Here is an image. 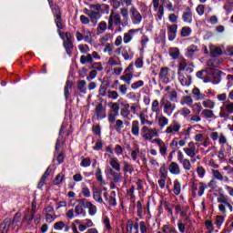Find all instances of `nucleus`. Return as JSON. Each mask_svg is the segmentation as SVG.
Returning a JSON list of instances; mask_svg holds the SVG:
<instances>
[{
    "label": "nucleus",
    "instance_id": "1",
    "mask_svg": "<svg viewBox=\"0 0 233 233\" xmlns=\"http://www.w3.org/2000/svg\"><path fill=\"white\" fill-rule=\"evenodd\" d=\"M85 14L88 15L94 26H96L97 21L101 18V5H90L89 9H85Z\"/></svg>",
    "mask_w": 233,
    "mask_h": 233
},
{
    "label": "nucleus",
    "instance_id": "2",
    "mask_svg": "<svg viewBox=\"0 0 233 233\" xmlns=\"http://www.w3.org/2000/svg\"><path fill=\"white\" fill-rule=\"evenodd\" d=\"M140 136L143 141H149L150 143L154 142V137H157L159 133L156 127L150 128L147 126H143L140 130Z\"/></svg>",
    "mask_w": 233,
    "mask_h": 233
},
{
    "label": "nucleus",
    "instance_id": "3",
    "mask_svg": "<svg viewBox=\"0 0 233 233\" xmlns=\"http://www.w3.org/2000/svg\"><path fill=\"white\" fill-rule=\"evenodd\" d=\"M50 7L52 8V12L55 15V23L59 30L63 28V19L61 18V9L57 5H54V1L47 0Z\"/></svg>",
    "mask_w": 233,
    "mask_h": 233
},
{
    "label": "nucleus",
    "instance_id": "4",
    "mask_svg": "<svg viewBox=\"0 0 233 233\" xmlns=\"http://www.w3.org/2000/svg\"><path fill=\"white\" fill-rule=\"evenodd\" d=\"M114 25H116V26H119L122 25L121 15L114 10H111L108 18V30H114Z\"/></svg>",
    "mask_w": 233,
    "mask_h": 233
},
{
    "label": "nucleus",
    "instance_id": "5",
    "mask_svg": "<svg viewBox=\"0 0 233 233\" xmlns=\"http://www.w3.org/2000/svg\"><path fill=\"white\" fill-rule=\"evenodd\" d=\"M160 105L163 107L164 114L170 117L172 114H174V110H176V104H172L168 99L163 97L160 100Z\"/></svg>",
    "mask_w": 233,
    "mask_h": 233
},
{
    "label": "nucleus",
    "instance_id": "6",
    "mask_svg": "<svg viewBox=\"0 0 233 233\" xmlns=\"http://www.w3.org/2000/svg\"><path fill=\"white\" fill-rule=\"evenodd\" d=\"M129 14L131 23L133 25H141V22L143 21V15H141L137 7H136L135 5L131 6L129 9Z\"/></svg>",
    "mask_w": 233,
    "mask_h": 233
},
{
    "label": "nucleus",
    "instance_id": "7",
    "mask_svg": "<svg viewBox=\"0 0 233 233\" xmlns=\"http://www.w3.org/2000/svg\"><path fill=\"white\" fill-rule=\"evenodd\" d=\"M160 81L162 83H170L172 79H174V74H172V71L168 67H161L159 76H158Z\"/></svg>",
    "mask_w": 233,
    "mask_h": 233
},
{
    "label": "nucleus",
    "instance_id": "8",
    "mask_svg": "<svg viewBox=\"0 0 233 233\" xmlns=\"http://www.w3.org/2000/svg\"><path fill=\"white\" fill-rule=\"evenodd\" d=\"M178 81L182 86H190L192 85V76L185 71H178Z\"/></svg>",
    "mask_w": 233,
    "mask_h": 233
},
{
    "label": "nucleus",
    "instance_id": "9",
    "mask_svg": "<svg viewBox=\"0 0 233 233\" xmlns=\"http://www.w3.org/2000/svg\"><path fill=\"white\" fill-rule=\"evenodd\" d=\"M230 114H233V103L230 101H226L220 107L219 116L228 117Z\"/></svg>",
    "mask_w": 233,
    "mask_h": 233
},
{
    "label": "nucleus",
    "instance_id": "10",
    "mask_svg": "<svg viewBox=\"0 0 233 233\" xmlns=\"http://www.w3.org/2000/svg\"><path fill=\"white\" fill-rule=\"evenodd\" d=\"M177 157V161L180 163V165H182V168H184L187 171L192 168V163L190 162L189 159L185 157V155L183 154V152L178 151Z\"/></svg>",
    "mask_w": 233,
    "mask_h": 233
},
{
    "label": "nucleus",
    "instance_id": "11",
    "mask_svg": "<svg viewBox=\"0 0 233 233\" xmlns=\"http://www.w3.org/2000/svg\"><path fill=\"white\" fill-rule=\"evenodd\" d=\"M181 130V124L177 120H173L172 123L166 128V134H171L174 136Z\"/></svg>",
    "mask_w": 233,
    "mask_h": 233
},
{
    "label": "nucleus",
    "instance_id": "12",
    "mask_svg": "<svg viewBox=\"0 0 233 233\" xmlns=\"http://www.w3.org/2000/svg\"><path fill=\"white\" fill-rule=\"evenodd\" d=\"M34 213L28 214L26 212L24 213V217L22 218V227L24 225L25 228H30V227H34V225H32V222L34 221Z\"/></svg>",
    "mask_w": 233,
    "mask_h": 233
},
{
    "label": "nucleus",
    "instance_id": "13",
    "mask_svg": "<svg viewBox=\"0 0 233 233\" xmlns=\"http://www.w3.org/2000/svg\"><path fill=\"white\" fill-rule=\"evenodd\" d=\"M212 141H218L220 145H227V137L223 133H218L216 131L210 133Z\"/></svg>",
    "mask_w": 233,
    "mask_h": 233
},
{
    "label": "nucleus",
    "instance_id": "14",
    "mask_svg": "<svg viewBox=\"0 0 233 233\" xmlns=\"http://www.w3.org/2000/svg\"><path fill=\"white\" fill-rule=\"evenodd\" d=\"M186 156L190 157L191 159L196 157V144L194 142H189L187 147L183 148Z\"/></svg>",
    "mask_w": 233,
    "mask_h": 233
},
{
    "label": "nucleus",
    "instance_id": "15",
    "mask_svg": "<svg viewBox=\"0 0 233 233\" xmlns=\"http://www.w3.org/2000/svg\"><path fill=\"white\" fill-rule=\"evenodd\" d=\"M137 32H141V28L137 29H130L127 33L124 34L123 42L125 45H128L132 39H134V35L137 34Z\"/></svg>",
    "mask_w": 233,
    "mask_h": 233
},
{
    "label": "nucleus",
    "instance_id": "16",
    "mask_svg": "<svg viewBox=\"0 0 233 233\" xmlns=\"http://www.w3.org/2000/svg\"><path fill=\"white\" fill-rule=\"evenodd\" d=\"M130 112V104H124L120 110V116L123 117V119L130 121V119H132Z\"/></svg>",
    "mask_w": 233,
    "mask_h": 233
},
{
    "label": "nucleus",
    "instance_id": "17",
    "mask_svg": "<svg viewBox=\"0 0 233 233\" xmlns=\"http://www.w3.org/2000/svg\"><path fill=\"white\" fill-rule=\"evenodd\" d=\"M54 229L61 231L63 230L64 232H69L70 230V225L68 222H64V221H58L54 224Z\"/></svg>",
    "mask_w": 233,
    "mask_h": 233
},
{
    "label": "nucleus",
    "instance_id": "18",
    "mask_svg": "<svg viewBox=\"0 0 233 233\" xmlns=\"http://www.w3.org/2000/svg\"><path fill=\"white\" fill-rule=\"evenodd\" d=\"M95 114L98 119H105L106 117V109L103 107V104H98L95 108Z\"/></svg>",
    "mask_w": 233,
    "mask_h": 233
},
{
    "label": "nucleus",
    "instance_id": "19",
    "mask_svg": "<svg viewBox=\"0 0 233 233\" xmlns=\"http://www.w3.org/2000/svg\"><path fill=\"white\" fill-rule=\"evenodd\" d=\"M86 203V199H80L77 203V205L75 207V214L76 216H81V214H83V216H85L86 213L85 211V204Z\"/></svg>",
    "mask_w": 233,
    "mask_h": 233
},
{
    "label": "nucleus",
    "instance_id": "20",
    "mask_svg": "<svg viewBox=\"0 0 233 233\" xmlns=\"http://www.w3.org/2000/svg\"><path fill=\"white\" fill-rule=\"evenodd\" d=\"M153 143H157V147H159V152L161 156H167V150L168 147H167V144L161 138H155L153 140Z\"/></svg>",
    "mask_w": 233,
    "mask_h": 233
},
{
    "label": "nucleus",
    "instance_id": "21",
    "mask_svg": "<svg viewBox=\"0 0 233 233\" xmlns=\"http://www.w3.org/2000/svg\"><path fill=\"white\" fill-rule=\"evenodd\" d=\"M127 232L139 233V224L137 222L134 223L132 220H127Z\"/></svg>",
    "mask_w": 233,
    "mask_h": 233
},
{
    "label": "nucleus",
    "instance_id": "22",
    "mask_svg": "<svg viewBox=\"0 0 233 233\" xmlns=\"http://www.w3.org/2000/svg\"><path fill=\"white\" fill-rule=\"evenodd\" d=\"M177 35V25H172L167 27V37L169 41H174Z\"/></svg>",
    "mask_w": 233,
    "mask_h": 233
},
{
    "label": "nucleus",
    "instance_id": "23",
    "mask_svg": "<svg viewBox=\"0 0 233 233\" xmlns=\"http://www.w3.org/2000/svg\"><path fill=\"white\" fill-rule=\"evenodd\" d=\"M168 170L170 174H173L174 176H179V174H181V167L177 162H171L168 166Z\"/></svg>",
    "mask_w": 233,
    "mask_h": 233
},
{
    "label": "nucleus",
    "instance_id": "24",
    "mask_svg": "<svg viewBox=\"0 0 233 233\" xmlns=\"http://www.w3.org/2000/svg\"><path fill=\"white\" fill-rule=\"evenodd\" d=\"M84 205L85 208H88L89 216H96V214H97V207H96V205H94L92 202L86 200Z\"/></svg>",
    "mask_w": 233,
    "mask_h": 233
},
{
    "label": "nucleus",
    "instance_id": "25",
    "mask_svg": "<svg viewBox=\"0 0 233 233\" xmlns=\"http://www.w3.org/2000/svg\"><path fill=\"white\" fill-rule=\"evenodd\" d=\"M109 165L113 170H116V172H121V164H119V159H117V157H111L109 159Z\"/></svg>",
    "mask_w": 233,
    "mask_h": 233
},
{
    "label": "nucleus",
    "instance_id": "26",
    "mask_svg": "<svg viewBox=\"0 0 233 233\" xmlns=\"http://www.w3.org/2000/svg\"><path fill=\"white\" fill-rule=\"evenodd\" d=\"M191 94L195 97V101H202L206 97L205 94L201 93V90L198 87L193 88Z\"/></svg>",
    "mask_w": 233,
    "mask_h": 233
},
{
    "label": "nucleus",
    "instance_id": "27",
    "mask_svg": "<svg viewBox=\"0 0 233 233\" xmlns=\"http://www.w3.org/2000/svg\"><path fill=\"white\" fill-rule=\"evenodd\" d=\"M157 120L159 128H165V127H167L169 123L168 118L163 115H160L158 116H157Z\"/></svg>",
    "mask_w": 233,
    "mask_h": 233
},
{
    "label": "nucleus",
    "instance_id": "28",
    "mask_svg": "<svg viewBox=\"0 0 233 233\" xmlns=\"http://www.w3.org/2000/svg\"><path fill=\"white\" fill-rule=\"evenodd\" d=\"M131 134L135 136V137H139V121L134 120L131 123Z\"/></svg>",
    "mask_w": 233,
    "mask_h": 233
},
{
    "label": "nucleus",
    "instance_id": "29",
    "mask_svg": "<svg viewBox=\"0 0 233 233\" xmlns=\"http://www.w3.org/2000/svg\"><path fill=\"white\" fill-rule=\"evenodd\" d=\"M81 65H93L94 60L92 59V55L86 54L80 56Z\"/></svg>",
    "mask_w": 233,
    "mask_h": 233
},
{
    "label": "nucleus",
    "instance_id": "30",
    "mask_svg": "<svg viewBox=\"0 0 233 233\" xmlns=\"http://www.w3.org/2000/svg\"><path fill=\"white\" fill-rule=\"evenodd\" d=\"M122 56L124 57L125 61H130V59L134 57V50H132L130 47L124 49Z\"/></svg>",
    "mask_w": 233,
    "mask_h": 233
},
{
    "label": "nucleus",
    "instance_id": "31",
    "mask_svg": "<svg viewBox=\"0 0 233 233\" xmlns=\"http://www.w3.org/2000/svg\"><path fill=\"white\" fill-rule=\"evenodd\" d=\"M151 112L156 114L157 116H159V113L161 112V109L159 108V100L155 99L151 103Z\"/></svg>",
    "mask_w": 233,
    "mask_h": 233
},
{
    "label": "nucleus",
    "instance_id": "32",
    "mask_svg": "<svg viewBox=\"0 0 233 233\" xmlns=\"http://www.w3.org/2000/svg\"><path fill=\"white\" fill-rule=\"evenodd\" d=\"M106 28H108V24H106V22L105 21L100 22L96 27L97 35H99L100 34H105Z\"/></svg>",
    "mask_w": 233,
    "mask_h": 233
},
{
    "label": "nucleus",
    "instance_id": "33",
    "mask_svg": "<svg viewBox=\"0 0 233 233\" xmlns=\"http://www.w3.org/2000/svg\"><path fill=\"white\" fill-rule=\"evenodd\" d=\"M8 230H10V219L6 218L0 225V233H8Z\"/></svg>",
    "mask_w": 233,
    "mask_h": 233
},
{
    "label": "nucleus",
    "instance_id": "34",
    "mask_svg": "<svg viewBox=\"0 0 233 233\" xmlns=\"http://www.w3.org/2000/svg\"><path fill=\"white\" fill-rule=\"evenodd\" d=\"M66 52L68 56H72V50H74L73 41H64L63 43Z\"/></svg>",
    "mask_w": 233,
    "mask_h": 233
},
{
    "label": "nucleus",
    "instance_id": "35",
    "mask_svg": "<svg viewBox=\"0 0 233 233\" xmlns=\"http://www.w3.org/2000/svg\"><path fill=\"white\" fill-rule=\"evenodd\" d=\"M109 66H121V59L118 56H113L108 59Z\"/></svg>",
    "mask_w": 233,
    "mask_h": 233
},
{
    "label": "nucleus",
    "instance_id": "36",
    "mask_svg": "<svg viewBox=\"0 0 233 233\" xmlns=\"http://www.w3.org/2000/svg\"><path fill=\"white\" fill-rule=\"evenodd\" d=\"M134 77V74L132 73H125L120 76L121 81H124L127 85H130L132 83V78Z\"/></svg>",
    "mask_w": 233,
    "mask_h": 233
},
{
    "label": "nucleus",
    "instance_id": "37",
    "mask_svg": "<svg viewBox=\"0 0 233 233\" xmlns=\"http://www.w3.org/2000/svg\"><path fill=\"white\" fill-rule=\"evenodd\" d=\"M181 105H187V106H192L194 104V99L190 96H185L181 98Z\"/></svg>",
    "mask_w": 233,
    "mask_h": 233
},
{
    "label": "nucleus",
    "instance_id": "38",
    "mask_svg": "<svg viewBox=\"0 0 233 233\" xmlns=\"http://www.w3.org/2000/svg\"><path fill=\"white\" fill-rule=\"evenodd\" d=\"M204 108L212 110L216 106V102L211 99H206L202 102Z\"/></svg>",
    "mask_w": 233,
    "mask_h": 233
},
{
    "label": "nucleus",
    "instance_id": "39",
    "mask_svg": "<svg viewBox=\"0 0 233 233\" xmlns=\"http://www.w3.org/2000/svg\"><path fill=\"white\" fill-rule=\"evenodd\" d=\"M202 116L206 119H214V117H216V115H214V111H212L211 109H203Z\"/></svg>",
    "mask_w": 233,
    "mask_h": 233
},
{
    "label": "nucleus",
    "instance_id": "40",
    "mask_svg": "<svg viewBox=\"0 0 233 233\" xmlns=\"http://www.w3.org/2000/svg\"><path fill=\"white\" fill-rule=\"evenodd\" d=\"M212 83L213 85H219V83H221V75L219 74V71L212 73Z\"/></svg>",
    "mask_w": 233,
    "mask_h": 233
},
{
    "label": "nucleus",
    "instance_id": "41",
    "mask_svg": "<svg viewBox=\"0 0 233 233\" xmlns=\"http://www.w3.org/2000/svg\"><path fill=\"white\" fill-rule=\"evenodd\" d=\"M210 54L213 57H218V56H222L223 51L219 47L211 46L210 47Z\"/></svg>",
    "mask_w": 233,
    "mask_h": 233
},
{
    "label": "nucleus",
    "instance_id": "42",
    "mask_svg": "<svg viewBox=\"0 0 233 233\" xmlns=\"http://www.w3.org/2000/svg\"><path fill=\"white\" fill-rule=\"evenodd\" d=\"M86 81L85 80H79L77 82V89L79 90V92H81V94H86Z\"/></svg>",
    "mask_w": 233,
    "mask_h": 233
},
{
    "label": "nucleus",
    "instance_id": "43",
    "mask_svg": "<svg viewBox=\"0 0 233 233\" xmlns=\"http://www.w3.org/2000/svg\"><path fill=\"white\" fill-rule=\"evenodd\" d=\"M173 187V193L175 196H179L181 194V183H179V180H175Z\"/></svg>",
    "mask_w": 233,
    "mask_h": 233
},
{
    "label": "nucleus",
    "instance_id": "44",
    "mask_svg": "<svg viewBox=\"0 0 233 233\" xmlns=\"http://www.w3.org/2000/svg\"><path fill=\"white\" fill-rule=\"evenodd\" d=\"M168 52H169V56L172 57V59H177V57H179V48L170 47Z\"/></svg>",
    "mask_w": 233,
    "mask_h": 233
},
{
    "label": "nucleus",
    "instance_id": "45",
    "mask_svg": "<svg viewBox=\"0 0 233 233\" xmlns=\"http://www.w3.org/2000/svg\"><path fill=\"white\" fill-rule=\"evenodd\" d=\"M83 37L86 43H92V33L88 29H83Z\"/></svg>",
    "mask_w": 233,
    "mask_h": 233
},
{
    "label": "nucleus",
    "instance_id": "46",
    "mask_svg": "<svg viewBox=\"0 0 233 233\" xmlns=\"http://www.w3.org/2000/svg\"><path fill=\"white\" fill-rule=\"evenodd\" d=\"M198 50H199L198 48V46H196V45L189 46L187 47V57H192L194 56V54H196V52H198Z\"/></svg>",
    "mask_w": 233,
    "mask_h": 233
},
{
    "label": "nucleus",
    "instance_id": "47",
    "mask_svg": "<svg viewBox=\"0 0 233 233\" xmlns=\"http://www.w3.org/2000/svg\"><path fill=\"white\" fill-rule=\"evenodd\" d=\"M139 119H140L141 125H143V126H145V125H149V126L154 125L153 121H150V120L147 119V116H145V113H143V112L140 113Z\"/></svg>",
    "mask_w": 233,
    "mask_h": 233
},
{
    "label": "nucleus",
    "instance_id": "48",
    "mask_svg": "<svg viewBox=\"0 0 233 233\" xmlns=\"http://www.w3.org/2000/svg\"><path fill=\"white\" fill-rule=\"evenodd\" d=\"M192 34V28L188 26H184L181 29L180 35L181 37H188Z\"/></svg>",
    "mask_w": 233,
    "mask_h": 233
},
{
    "label": "nucleus",
    "instance_id": "49",
    "mask_svg": "<svg viewBox=\"0 0 233 233\" xmlns=\"http://www.w3.org/2000/svg\"><path fill=\"white\" fill-rule=\"evenodd\" d=\"M70 88H72V82H70V80H67L64 87V94L66 99H68V96H70Z\"/></svg>",
    "mask_w": 233,
    "mask_h": 233
},
{
    "label": "nucleus",
    "instance_id": "50",
    "mask_svg": "<svg viewBox=\"0 0 233 233\" xmlns=\"http://www.w3.org/2000/svg\"><path fill=\"white\" fill-rule=\"evenodd\" d=\"M93 198L95 199V201H96V203H100L101 205L105 203V201H103V198L101 197V192L97 190L93 192Z\"/></svg>",
    "mask_w": 233,
    "mask_h": 233
},
{
    "label": "nucleus",
    "instance_id": "51",
    "mask_svg": "<svg viewBox=\"0 0 233 233\" xmlns=\"http://www.w3.org/2000/svg\"><path fill=\"white\" fill-rule=\"evenodd\" d=\"M107 201L111 207L117 206V200H116V191H111V196L109 197Z\"/></svg>",
    "mask_w": 233,
    "mask_h": 233
},
{
    "label": "nucleus",
    "instance_id": "52",
    "mask_svg": "<svg viewBox=\"0 0 233 233\" xmlns=\"http://www.w3.org/2000/svg\"><path fill=\"white\" fill-rule=\"evenodd\" d=\"M182 19L185 23H192V12H184L182 15Z\"/></svg>",
    "mask_w": 233,
    "mask_h": 233
},
{
    "label": "nucleus",
    "instance_id": "53",
    "mask_svg": "<svg viewBox=\"0 0 233 233\" xmlns=\"http://www.w3.org/2000/svg\"><path fill=\"white\" fill-rule=\"evenodd\" d=\"M206 76H207V69L198 71V72L197 73V77H198L199 79H203L204 83H208V82H210V79L205 78Z\"/></svg>",
    "mask_w": 233,
    "mask_h": 233
},
{
    "label": "nucleus",
    "instance_id": "54",
    "mask_svg": "<svg viewBox=\"0 0 233 233\" xmlns=\"http://www.w3.org/2000/svg\"><path fill=\"white\" fill-rule=\"evenodd\" d=\"M141 106H139V104H129V110L130 112H132V114H137V112H139Z\"/></svg>",
    "mask_w": 233,
    "mask_h": 233
},
{
    "label": "nucleus",
    "instance_id": "55",
    "mask_svg": "<svg viewBox=\"0 0 233 233\" xmlns=\"http://www.w3.org/2000/svg\"><path fill=\"white\" fill-rule=\"evenodd\" d=\"M112 179L114 181V183H119V181H121L122 179V176L121 173H119V171H115L112 175Z\"/></svg>",
    "mask_w": 233,
    "mask_h": 233
},
{
    "label": "nucleus",
    "instance_id": "56",
    "mask_svg": "<svg viewBox=\"0 0 233 233\" xmlns=\"http://www.w3.org/2000/svg\"><path fill=\"white\" fill-rule=\"evenodd\" d=\"M90 68L92 70H96V72H101V70H103V65L101 64V62H93V64H91Z\"/></svg>",
    "mask_w": 233,
    "mask_h": 233
},
{
    "label": "nucleus",
    "instance_id": "57",
    "mask_svg": "<svg viewBox=\"0 0 233 233\" xmlns=\"http://www.w3.org/2000/svg\"><path fill=\"white\" fill-rule=\"evenodd\" d=\"M208 187L204 182H200L198 184V196H203L205 194V190H207Z\"/></svg>",
    "mask_w": 233,
    "mask_h": 233
},
{
    "label": "nucleus",
    "instance_id": "58",
    "mask_svg": "<svg viewBox=\"0 0 233 233\" xmlns=\"http://www.w3.org/2000/svg\"><path fill=\"white\" fill-rule=\"evenodd\" d=\"M145 86V82L143 80H138L131 84V88L133 90H137V88H141V86Z\"/></svg>",
    "mask_w": 233,
    "mask_h": 233
},
{
    "label": "nucleus",
    "instance_id": "59",
    "mask_svg": "<svg viewBox=\"0 0 233 233\" xmlns=\"http://www.w3.org/2000/svg\"><path fill=\"white\" fill-rule=\"evenodd\" d=\"M107 97L109 99H117L119 97V93H117V91H112V90H108L107 91Z\"/></svg>",
    "mask_w": 233,
    "mask_h": 233
},
{
    "label": "nucleus",
    "instance_id": "60",
    "mask_svg": "<svg viewBox=\"0 0 233 233\" xmlns=\"http://www.w3.org/2000/svg\"><path fill=\"white\" fill-rule=\"evenodd\" d=\"M78 49L82 54H88L90 52V47L87 45L80 44Z\"/></svg>",
    "mask_w": 233,
    "mask_h": 233
},
{
    "label": "nucleus",
    "instance_id": "61",
    "mask_svg": "<svg viewBox=\"0 0 233 233\" xmlns=\"http://www.w3.org/2000/svg\"><path fill=\"white\" fill-rule=\"evenodd\" d=\"M178 113L180 116H183V117H188L190 116L191 111L188 109V107H182Z\"/></svg>",
    "mask_w": 233,
    "mask_h": 233
},
{
    "label": "nucleus",
    "instance_id": "62",
    "mask_svg": "<svg viewBox=\"0 0 233 233\" xmlns=\"http://www.w3.org/2000/svg\"><path fill=\"white\" fill-rule=\"evenodd\" d=\"M113 51H114V46L110 43L106 44V46L104 48V52L107 53L108 56H111Z\"/></svg>",
    "mask_w": 233,
    "mask_h": 233
},
{
    "label": "nucleus",
    "instance_id": "63",
    "mask_svg": "<svg viewBox=\"0 0 233 233\" xmlns=\"http://www.w3.org/2000/svg\"><path fill=\"white\" fill-rule=\"evenodd\" d=\"M120 14L126 21H128V8L127 7H122L120 8Z\"/></svg>",
    "mask_w": 233,
    "mask_h": 233
},
{
    "label": "nucleus",
    "instance_id": "64",
    "mask_svg": "<svg viewBox=\"0 0 233 233\" xmlns=\"http://www.w3.org/2000/svg\"><path fill=\"white\" fill-rule=\"evenodd\" d=\"M124 165V172H129V174H132V165H130V163H128L127 161H124L123 162Z\"/></svg>",
    "mask_w": 233,
    "mask_h": 233
}]
</instances>
